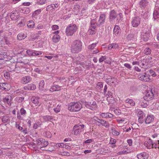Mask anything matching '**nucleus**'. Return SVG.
<instances>
[{
    "label": "nucleus",
    "instance_id": "obj_36",
    "mask_svg": "<svg viewBox=\"0 0 159 159\" xmlns=\"http://www.w3.org/2000/svg\"><path fill=\"white\" fill-rule=\"evenodd\" d=\"M45 85L44 81L42 80L40 81L39 84V88L41 90H43L44 89V86Z\"/></svg>",
    "mask_w": 159,
    "mask_h": 159
},
{
    "label": "nucleus",
    "instance_id": "obj_53",
    "mask_svg": "<svg viewBox=\"0 0 159 159\" xmlns=\"http://www.w3.org/2000/svg\"><path fill=\"white\" fill-rule=\"evenodd\" d=\"M90 28L89 30V33L91 34H94L96 32V29H92L91 27Z\"/></svg>",
    "mask_w": 159,
    "mask_h": 159
},
{
    "label": "nucleus",
    "instance_id": "obj_33",
    "mask_svg": "<svg viewBox=\"0 0 159 159\" xmlns=\"http://www.w3.org/2000/svg\"><path fill=\"white\" fill-rule=\"evenodd\" d=\"M125 102L126 103L129 104L132 106H134L135 105V102L132 99L127 98L125 100Z\"/></svg>",
    "mask_w": 159,
    "mask_h": 159
},
{
    "label": "nucleus",
    "instance_id": "obj_29",
    "mask_svg": "<svg viewBox=\"0 0 159 159\" xmlns=\"http://www.w3.org/2000/svg\"><path fill=\"white\" fill-rule=\"evenodd\" d=\"M27 36V34L25 33H20L18 34L17 39L18 40H21L24 39Z\"/></svg>",
    "mask_w": 159,
    "mask_h": 159
},
{
    "label": "nucleus",
    "instance_id": "obj_18",
    "mask_svg": "<svg viewBox=\"0 0 159 159\" xmlns=\"http://www.w3.org/2000/svg\"><path fill=\"white\" fill-rule=\"evenodd\" d=\"M116 13L114 10L111 11L110 12L109 20L110 21H113L117 17Z\"/></svg>",
    "mask_w": 159,
    "mask_h": 159
},
{
    "label": "nucleus",
    "instance_id": "obj_57",
    "mask_svg": "<svg viewBox=\"0 0 159 159\" xmlns=\"http://www.w3.org/2000/svg\"><path fill=\"white\" fill-rule=\"evenodd\" d=\"M4 40L5 41L6 44L7 45H9L11 44V43L8 40V38L7 37H4Z\"/></svg>",
    "mask_w": 159,
    "mask_h": 159
},
{
    "label": "nucleus",
    "instance_id": "obj_34",
    "mask_svg": "<svg viewBox=\"0 0 159 159\" xmlns=\"http://www.w3.org/2000/svg\"><path fill=\"white\" fill-rule=\"evenodd\" d=\"M104 126L106 128H108L110 126V124L107 121L102 119L100 126Z\"/></svg>",
    "mask_w": 159,
    "mask_h": 159
},
{
    "label": "nucleus",
    "instance_id": "obj_2",
    "mask_svg": "<svg viewBox=\"0 0 159 159\" xmlns=\"http://www.w3.org/2000/svg\"><path fill=\"white\" fill-rule=\"evenodd\" d=\"M77 27L75 24H70L66 28V34L68 36H72L77 31Z\"/></svg>",
    "mask_w": 159,
    "mask_h": 159
},
{
    "label": "nucleus",
    "instance_id": "obj_28",
    "mask_svg": "<svg viewBox=\"0 0 159 159\" xmlns=\"http://www.w3.org/2000/svg\"><path fill=\"white\" fill-rule=\"evenodd\" d=\"M141 16L145 19H147L149 16V13L147 10H145L144 11H142Z\"/></svg>",
    "mask_w": 159,
    "mask_h": 159
},
{
    "label": "nucleus",
    "instance_id": "obj_56",
    "mask_svg": "<svg viewBox=\"0 0 159 159\" xmlns=\"http://www.w3.org/2000/svg\"><path fill=\"white\" fill-rule=\"evenodd\" d=\"M34 50H30V49H28L26 51V53L29 56H33V53Z\"/></svg>",
    "mask_w": 159,
    "mask_h": 159
},
{
    "label": "nucleus",
    "instance_id": "obj_59",
    "mask_svg": "<svg viewBox=\"0 0 159 159\" xmlns=\"http://www.w3.org/2000/svg\"><path fill=\"white\" fill-rule=\"evenodd\" d=\"M114 111L116 114L118 115H120L121 113L120 110L117 109H115Z\"/></svg>",
    "mask_w": 159,
    "mask_h": 159
},
{
    "label": "nucleus",
    "instance_id": "obj_52",
    "mask_svg": "<svg viewBox=\"0 0 159 159\" xmlns=\"http://www.w3.org/2000/svg\"><path fill=\"white\" fill-rule=\"evenodd\" d=\"M102 120V119H99L98 120H96L94 122V123L95 124L98 125V126H100Z\"/></svg>",
    "mask_w": 159,
    "mask_h": 159
},
{
    "label": "nucleus",
    "instance_id": "obj_51",
    "mask_svg": "<svg viewBox=\"0 0 159 159\" xmlns=\"http://www.w3.org/2000/svg\"><path fill=\"white\" fill-rule=\"evenodd\" d=\"M46 2V0H38L37 3L38 4L42 5L45 4Z\"/></svg>",
    "mask_w": 159,
    "mask_h": 159
},
{
    "label": "nucleus",
    "instance_id": "obj_47",
    "mask_svg": "<svg viewBox=\"0 0 159 159\" xmlns=\"http://www.w3.org/2000/svg\"><path fill=\"white\" fill-rule=\"evenodd\" d=\"M123 15L121 13H120L118 15V17L117 20H118V22H120L122 20Z\"/></svg>",
    "mask_w": 159,
    "mask_h": 159
},
{
    "label": "nucleus",
    "instance_id": "obj_58",
    "mask_svg": "<svg viewBox=\"0 0 159 159\" xmlns=\"http://www.w3.org/2000/svg\"><path fill=\"white\" fill-rule=\"evenodd\" d=\"M96 0H87L86 2L89 4H91L95 3Z\"/></svg>",
    "mask_w": 159,
    "mask_h": 159
},
{
    "label": "nucleus",
    "instance_id": "obj_25",
    "mask_svg": "<svg viewBox=\"0 0 159 159\" xmlns=\"http://www.w3.org/2000/svg\"><path fill=\"white\" fill-rule=\"evenodd\" d=\"M147 0H141L139 3V7L142 9L145 8L148 5Z\"/></svg>",
    "mask_w": 159,
    "mask_h": 159
},
{
    "label": "nucleus",
    "instance_id": "obj_50",
    "mask_svg": "<svg viewBox=\"0 0 159 159\" xmlns=\"http://www.w3.org/2000/svg\"><path fill=\"white\" fill-rule=\"evenodd\" d=\"M41 12V10L40 9H39L37 10H36L34 13L32 14L33 16H36L38 15L40 12Z\"/></svg>",
    "mask_w": 159,
    "mask_h": 159
},
{
    "label": "nucleus",
    "instance_id": "obj_61",
    "mask_svg": "<svg viewBox=\"0 0 159 159\" xmlns=\"http://www.w3.org/2000/svg\"><path fill=\"white\" fill-rule=\"evenodd\" d=\"M116 139L113 138H111L110 141V143L111 144H115V143H116Z\"/></svg>",
    "mask_w": 159,
    "mask_h": 159
},
{
    "label": "nucleus",
    "instance_id": "obj_40",
    "mask_svg": "<svg viewBox=\"0 0 159 159\" xmlns=\"http://www.w3.org/2000/svg\"><path fill=\"white\" fill-rule=\"evenodd\" d=\"M151 52V50L150 48H147L144 49L143 51L144 53L146 55L150 54Z\"/></svg>",
    "mask_w": 159,
    "mask_h": 159
},
{
    "label": "nucleus",
    "instance_id": "obj_12",
    "mask_svg": "<svg viewBox=\"0 0 159 159\" xmlns=\"http://www.w3.org/2000/svg\"><path fill=\"white\" fill-rule=\"evenodd\" d=\"M12 98L10 95H8L2 98V101L9 106H11Z\"/></svg>",
    "mask_w": 159,
    "mask_h": 159
},
{
    "label": "nucleus",
    "instance_id": "obj_21",
    "mask_svg": "<svg viewBox=\"0 0 159 159\" xmlns=\"http://www.w3.org/2000/svg\"><path fill=\"white\" fill-rule=\"evenodd\" d=\"M153 94L151 90L148 91L146 93L145 96L143 97V99L145 100H147L148 101L149 99L153 98Z\"/></svg>",
    "mask_w": 159,
    "mask_h": 159
},
{
    "label": "nucleus",
    "instance_id": "obj_37",
    "mask_svg": "<svg viewBox=\"0 0 159 159\" xmlns=\"http://www.w3.org/2000/svg\"><path fill=\"white\" fill-rule=\"evenodd\" d=\"M138 121L139 123H142L144 121L145 119V115H142L138 116Z\"/></svg>",
    "mask_w": 159,
    "mask_h": 159
},
{
    "label": "nucleus",
    "instance_id": "obj_35",
    "mask_svg": "<svg viewBox=\"0 0 159 159\" xmlns=\"http://www.w3.org/2000/svg\"><path fill=\"white\" fill-rule=\"evenodd\" d=\"M60 39V37L58 34H54L52 38L53 42L56 43L59 41Z\"/></svg>",
    "mask_w": 159,
    "mask_h": 159
},
{
    "label": "nucleus",
    "instance_id": "obj_8",
    "mask_svg": "<svg viewBox=\"0 0 159 159\" xmlns=\"http://www.w3.org/2000/svg\"><path fill=\"white\" fill-rule=\"evenodd\" d=\"M36 141L39 146L46 147L48 144V141H45V140L43 139H37Z\"/></svg>",
    "mask_w": 159,
    "mask_h": 159
},
{
    "label": "nucleus",
    "instance_id": "obj_32",
    "mask_svg": "<svg viewBox=\"0 0 159 159\" xmlns=\"http://www.w3.org/2000/svg\"><path fill=\"white\" fill-rule=\"evenodd\" d=\"M119 47L118 44L116 43H113L109 44L108 47V49L111 50L112 48L116 49Z\"/></svg>",
    "mask_w": 159,
    "mask_h": 159
},
{
    "label": "nucleus",
    "instance_id": "obj_41",
    "mask_svg": "<svg viewBox=\"0 0 159 159\" xmlns=\"http://www.w3.org/2000/svg\"><path fill=\"white\" fill-rule=\"evenodd\" d=\"M28 87L29 90H34L36 88L35 85L32 84H29Z\"/></svg>",
    "mask_w": 159,
    "mask_h": 159
},
{
    "label": "nucleus",
    "instance_id": "obj_38",
    "mask_svg": "<svg viewBox=\"0 0 159 159\" xmlns=\"http://www.w3.org/2000/svg\"><path fill=\"white\" fill-rule=\"evenodd\" d=\"M34 22L33 20L29 21L27 23L28 27L31 28L34 27Z\"/></svg>",
    "mask_w": 159,
    "mask_h": 159
},
{
    "label": "nucleus",
    "instance_id": "obj_63",
    "mask_svg": "<svg viewBox=\"0 0 159 159\" xmlns=\"http://www.w3.org/2000/svg\"><path fill=\"white\" fill-rule=\"evenodd\" d=\"M61 154L62 155L65 156H69L70 155V153L69 152H61Z\"/></svg>",
    "mask_w": 159,
    "mask_h": 159
},
{
    "label": "nucleus",
    "instance_id": "obj_7",
    "mask_svg": "<svg viewBox=\"0 0 159 159\" xmlns=\"http://www.w3.org/2000/svg\"><path fill=\"white\" fill-rule=\"evenodd\" d=\"M141 21L140 18L138 17H135L133 18L131 20V24L133 27H138L140 24Z\"/></svg>",
    "mask_w": 159,
    "mask_h": 159
},
{
    "label": "nucleus",
    "instance_id": "obj_31",
    "mask_svg": "<svg viewBox=\"0 0 159 159\" xmlns=\"http://www.w3.org/2000/svg\"><path fill=\"white\" fill-rule=\"evenodd\" d=\"M148 103H149L148 101H147V100L144 99V100L142 101H140L139 104L140 105L143 107H147Z\"/></svg>",
    "mask_w": 159,
    "mask_h": 159
},
{
    "label": "nucleus",
    "instance_id": "obj_44",
    "mask_svg": "<svg viewBox=\"0 0 159 159\" xmlns=\"http://www.w3.org/2000/svg\"><path fill=\"white\" fill-rule=\"evenodd\" d=\"M116 121L119 123H122L125 121V119L124 118H120V117H117L116 119Z\"/></svg>",
    "mask_w": 159,
    "mask_h": 159
},
{
    "label": "nucleus",
    "instance_id": "obj_17",
    "mask_svg": "<svg viewBox=\"0 0 159 159\" xmlns=\"http://www.w3.org/2000/svg\"><path fill=\"white\" fill-rule=\"evenodd\" d=\"M144 145L148 149H151L152 148V142L151 139H148L147 141L144 142Z\"/></svg>",
    "mask_w": 159,
    "mask_h": 159
},
{
    "label": "nucleus",
    "instance_id": "obj_55",
    "mask_svg": "<svg viewBox=\"0 0 159 159\" xmlns=\"http://www.w3.org/2000/svg\"><path fill=\"white\" fill-rule=\"evenodd\" d=\"M20 113L21 115L25 116L26 113V111L23 108H21L20 110Z\"/></svg>",
    "mask_w": 159,
    "mask_h": 159
},
{
    "label": "nucleus",
    "instance_id": "obj_39",
    "mask_svg": "<svg viewBox=\"0 0 159 159\" xmlns=\"http://www.w3.org/2000/svg\"><path fill=\"white\" fill-rule=\"evenodd\" d=\"M43 120L45 121H51L52 120V117L50 116L46 115L43 116Z\"/></svg>",
    "mask_w": 159,
    "mask_h": 159
},
{
    "label": "nucleus",
    "instance_id": "obj_1",
    "mask_svg": "<svg viewBox=\"0 0 159 159\" xmlns=\"http://www.w3.org/2000/svg\"><path fill=\"white\" fill-rule=\"evenodd\" d=\"M82 42L79 40L74 41L71 47V51L73 53H78L81 51L82 48Z\"/></svg>",
    "mask_w": 159,
    "mask_h": 159
},
{
    "label": "nucleus",
    "instance_id": "obj_46",
    "mask_svg": "<svg viewBox=\"0 0 159 159\" xmlns=\"http://www.w3.org/2000/svg\"><path fill=\"white\" fill-rule=\"evenodd\" d=\"M2 120L4 123H7L9 120L8 117L6 116H3L2 118Z\"/></svg>",
    "mask_w": 159,
    "mask_h": 159
},
{
    "label": "nucleus",
    "instance_id": "obj_24",
    "mask_svg": "<svg viewBox=\"0 0 159 159\" xmlns=\"http://www.w3.org/2000/svg\"><path fill=\"white\" fill-rule=\"evenodd\" d=\"M9 85L4 83H0V89L5 91H8L10 89L9 87Z\"/></svg>",
    "mask_w": 159,
    "mask_h": 159
},
{
    "label": "nucleus",
    "instance_id": "obj_49",
    "mask_svg": "<svg viewBox=\"0 0 159 159\" xmlns=\"http://www.w3.org/2000/svg\"><path fill=\"white\" fill-rule=\"evenodd\" d=\"M16 100L18 102H21L24 100V98L22 97H17L16 98Z\"/></svg>",
    "mask_w": 159,
    "mask_h": 159
},
{
    "label": "nucleus",
    "instance_id": "obj_42",
    "mask_svg": "<svg viewBox=\"0 0 159 159\" xmlns=\"http://www.w3.org/2000/svg\"><path fill=\"white\" fill-rule=\"evenodd\" d=\"M7 55L5 52H2L0 54V60H3L5 58H7Z\"/></svg>",
    "mask_w": 159,
    "mask_h": 159
},
{
    "label": "nucleus",
    "instance_id": "obj_22",
    "mask_svg": "<svg viewBox=\"0 0 159 159\" xmlns=\"http://www.w3.org/2000/svg\"><path fill=\"white\" fill-rule=\"evenodd\" d=\"M148 64L149 63L148 62V61H147V60L143 59L140 61V66L142 68L145 69L147 67Z\"/></svg>",
    "mask_w": 159,
    "mask_h": 159
},
{
    "label": "nucleus",
    "instance_id": "obj_43",
    "mask_svg": "<svg viewBox=\"0 0 159 159\" xmlns=\"http://www.w3.org/2000/svg\"><path fill=\"white\" fill-rule=\"evenodd\" d=\"M112 133L113 135L116 136H117L120 134L119 132L115 129H112Z\"/></svg>",
    "mask_w": 159,
    "mask_h": 159
},
{
    "label": "nucleus",
    "instance_id": "obj_62",
    "mask_svg": "<svg viewBox=\"0 0 159 159\" xmlns=\"http://www.w3.org/2000/svg\"><path fill=\"white\" fill-rule=\"evenodd\" d=\"M106 59V57L105 56H102L99 59V62L101 63Z\"/></svg>",
    "mask_w": 159,
    "mask_h": 159
},
{
    "label": "nucleus",
    "instance_id": "obj_48",
    "mask_svg": "<svg viewBox=\"0 0 159 159\" xmlns=\"http://www.w3.org/2000/svg\"><path fill=\"white\" fill-rule=\"evenodd\" d=\"M60 106L58 105L56 107L54 108V111L56 113L59 112L60 111Z\"/></svg>",
    "mask_w": 159,
    "mask_h": 159
},
{
    "label": "nucleus",
    "instance_id": "obj_23",
    "mask_svg": "<svg viewBox=\"0 0 159 159\" xmlns=\"http://www.w3.org/2000/svg\"><path fill=\"white\" fill-rule=\"evenodd\" d=\"M153 18L155 19H158L159 20V8L156 7L153 13Z\"/></svg>",
    "mask_w": 159,
    "mask_h": 159
},
{
    "label": "nucleus",
    "instance_id": "obj_5",
    "mask_svg": "<svg viewBox=\"0 0 159 159\" xmlns=\"http://www.w3.org/2000/svg\"><path fill=\"white\" fill-rule=\"evenodd\" d=\"M85 106L90 109L94 110H96L97 108V105L95 101H93L92 103L91 102H85L84 103Z\"/></svg>",
    "mask_w": 159,
    "mask_h": 159
},
{
    "label": "nucleus",
    "instance_id": "obj_4",
    "mask_svg": "<svg viewBox=\"0 0 159 159\" xmlns=\"http://www.w3.org/2000/svg\"><path fill=\"white\" fill-rule=\"evenodd\" d=\"M84 125H75L73 128V133L75 135L79 134L84 130Z\"/></svg>",
    "mask_w": 159,
    "mask_h": 159
},
{
    "label": "nucleus",
    "instance_id": "obj_64",
    "mask_svg": "<svg viewBox=\"0 0 159 159\" xmlns=\"http://www.w3.org/2000/svg\"><path fill=\"white\" fill-rule=\"evenodd\" d=\"M45 134L47 138H50L51 136V133L49 131H46Z\"/></svg>",
    "mask_w": 159,
    "mask_h": 159
},
{
    "label": "nucleus",
    "instance_id": "obj_27",
    "mask_svg": "<svg viewBox=\"0 0 159 159\" xmlns=\"http://www.w3.org/2000/svg\"><path fill=\"white\" fill-rule=\"evenodd\" d=\"M154 120V116L153 115L148 116L145 120V123L149 124L153 122Z\"/></svg>",
    "mask_w": 159,
    "mask_h": 159
},
{
    "label": "nucleus",
    "instance_id": "obj_10",
    "mask_svg": "<svg viewBox=\"0 0 159 159\" xmlns=\"http://www.w3.org/2000/svg\"><path fill=\"white\" fill-rule=\"evenodd\" d=\"M150 33L148 31H143L141 33V38L144 41H147L150 37Z\"/></svg>",
    "mask_w": 159,
    "mask_h": 159
},
{
    "label": "nucleus",
    "instance_id": "obj_14",
    "mask_svg": "<svg viewBox=\"0 0 159 159\" xmlns=\"http://www.w3.org/2000/svg\"><path fill=\"white\" fill-rule=\"evenodd\" d=\"M10 18L12 20H16L20 17L19 13L17 11H14L11 12Z\"/></svg>",
    "mask_w": 159,
    "mask_h": 159
},
{
    "label": "nucleus",
    "instance_id": "obj_26",
    "mask_svg": "<svg viewBox=\"0 0 159 159\" xmlns=\"http://www.w3.org/2000/svg\"><path fill=\"white\" fill-rule=\"evenodd\" d=\"M61 87L58 85H52L49 89V91L52 92L55 91H58L60 90Z\"/></svg>",
    "mask_w": 159,
    "mask_h": 159
},
{
    "label": "nucleus",
    "instance_id": "obj_54",
    "mask_svg": "<svg viewBox=\"0 0 159 159\" xmlns=\"http://www.w3.org/2000/svg\"><path fill=\"white\" fill-rule=\"evenodd\" d=\"M116 81V79L115 78H109L107 79V81L109 82H111L112 83H114Z\"/></svg>",
    "mask_w": 159,
    "mask_h": 159
},
{
    "label": "nucleus",
    "instance_id": "obj_6",
    "mask_svg": "<svg viewBox=\"0 0 159 159\" xmlns=\"http://www.w3.org/2000/svg\"><path fill=\"white\" fill-rule=\"evenodd\" d=\"M98 42L93 43L91 45H89L88 47V49L90 52L92 53H97L99 52V51L97 49L95 48Z\"/></svg>",
    "mask_w": 159,
    "mask_h": 159
},
{
    "label": "nucleus",
    "instance_id": "obj_16",
    "mask_svg": "<svg viewBox=\"0 0 159 159\" xmlns=\"http://www.w3.org/2000/svg\"><path fill=\"white\" fill-rule=\"evenodd\" d=\"M31 80V78L29 76H26L22 77L21 80L20 82L23 84H26L30 82Z\"/></svg>",
    "mask_w": 159,
    "mask_h": 159
},
{
    "label": "nucleus",
    "instance_id": "obj_45",
    "mask_svg": "<svg viewBox=\"0 0 159 159\" xmlns=\"http://www.w3.org/2000/svg\"><path fill=\"white\" fill-rule=\"evenodd\" d=\"M42 54V53L41 52L34 50L32 56H35L37 55H41Z\"/></svg>",
    "mask_w": 159,
    "mask_h": 159
},
{
    "label": "nucleus",
    "instance_id": "obj_3",
    "mask_svg": "<svg viewBox=\"0 0 159 159\" xmlns=\"http://www.w3.org/2000/svg\"><path fill=\"white\" fill-rule=\"evenodd\" d=\"M82 107L81 104L79 102H71L68 107V110L71 111H79Z\"/></svg>",
    "mask_w": 159,
    "mask_h": 159
},
{
    "label": "nucleus",
    "instance_id": "obj_30",
    "mask_svg": "<svg viewBox=\"0 0 159 159\" xmlns=\"http://www.w3.org/2000/svg\"><path fill=\"white\" fill-rule=\"evenodd\" d=\"M39 98L37 97L33 96L31 98V100L32 102L37 106L39 104Z\"/></svg>",
    "mask_w": 159,
    "mask_h": 159
},
{
    "label": "nucleus",
    "instance_id": "obj_11",
    "mask_svg": "<svg viewBox=\"0 0 159 159\" xmlns=\"http://www.w3.org/2000/svg\"><path fill=\"white\" fill-rule=\"evenodd\" d=\"M138 77L139 79L141 80L148 82L150 81L149 76L146 74H145L144 75L140 74L139 75Z\"/></svg>",
    "mask_w": 159,
    "mask_h": 159
},
{
    "label": "nucleus",
    "instance_id": "obj_9",
    "mask_svg": "<svg viewBox=\"0 0 159 159\" xmlns=\"http://www.w3.org/2000/svg\"><path fill=\"white\" fill-rule=\"evenodd\" d=\"M106 19V15L102 14L100 15L98 22V26L99 27L102 26L104 24Z\"/></svg>",
    "mask_w": 159,
    "mask_h": 159
},
{
    "label": "nucleus",
    "instance_id": "obj_19",
    "mask_svg": "<svg viewBox=\"0 0 159 159\" xmlns=\"http://www.w3.org/2000/svg\"><path fill=\"white\" fill-rule=\"evenodd\" d=\"M121 30L120 27L118 25H116L113 30V34L116 36H119L121 33Z\"/></svg>",
    "mask_w": 159,
    "mask_h": 159
},
{
    "label": "nucleus",
    "instance_id": "obj_15",
    "mask_svg": "<svg viewBox=\"0 0 159 159\" xmlns=\"http://www.w3.org/2000/svg\"><path fill=\"white\" fill-rule=\"evenodd\" d=\"M100 116L103 118H111L114 117V115L109 112L101 113Z\"/></svg>",
    "mask_w": 159,
    "mask_h": 159
},
{
    "label": "nucleus",
    "instance_id": "obj_20",
    "mask_svg": "<svg viewBox=\"0 0 159 159\" xmlns=\"http://www.w3.org/2000/svg\"><path fill=\"white\" fill-rule=\"evenodd\" d=\"M137 157L139 159H147L148 155L146 152H143L137 154Z\"/></svg>",
    "mask_w": 159,
    "mask_h": 159
},
{
    "label": "nucleus",
    "instance_id": "obj_60",
    "mask_svg": "<svg viewBox=\"0 0 159 159\" xmlns=\"http://www.w3.org/2000/svg\"><path fill=\"white\" fill-rule=\"evenodd\" d=\"M80 7V6L78 5H75L74 6L73 9H75L74 10V11L75 10V12L76 11L78 12L79 11Z\"/></svg>",
    "mask_w": 159,
    "mask_h": 159
},
{
    "label": "nucleus",
    "instance_id": "obj_13",
    "mask_svg": "<svg viewBox=\"0 0 159 159\" xmlns=\"http://www.w3.org/2000/svg\"><path fill=\"white\" fill-rule=\"evenodd\" d=\"M59 6L58 3H55L48 6L46 7V10L48 11H52L57 9Z\"/></svg>",
    "mask_w": 159,
    "mask_h": 159
}]
</instances>
